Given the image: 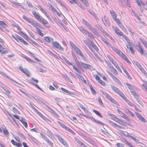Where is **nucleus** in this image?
I'll return each mask as SVG.
<instances>
[{"label":"nucleus","mask_w":147,"mask_h":147,"mask_svg":"<svg viewBox=\"0 0 147 147\" xmlns=\"http://www.w3.org/2000/svg\"><path fill=\"white\" fill-rule=\"evenodd\" d=\"M107 66V69L106 71L107 73L109 74L108 72L110 73L112 72L115 75H117L118 73L117 71L115 68L112 65L109 61L106 62Z\"/></svg>","instance_id":"3"},{"label":"nucleus","mask_w":147,"mask_h":147,"mask_svg":"<svg viewBox=\"0 0 147 147\" xmlns=\"http://www.w3.org/2000/svg\"><path fill=\"white\" fill-rule=\"evenodd\" d=\"M137 50L142 55H147V53H146L145 50L143 49L140 43L139 45L137 46Z\"/></svg>","instance_id":"12"},{"label":"nucleus","mask_w":147,"mask_h":147,"mask_svg":"<svg viewBox=\"0 0 147 147\" xmlns=\"http://www.w3.org/2000/svg\"><path fill=\"white\" fill-rule=\"evenodd\" d=\"M125 143L127 144L128 146H129L130 147H134V146H133L131 143L127 142V140H125Z\"/></svg>","instance_id":"58"},{"label":"nucleus","mask_w":147,"mask_h":147,"mask_svg":"<svg viewBox=\"0 0 147 147\" xmlns=\"http://www.w3.org/2000/svg\"><path fill=\"white\" fill-rule=\"evenodd\" d=\"M84 42L92 53H94V49L96 51H98V48L96 45H91L89 44L86 41H85Z\"/></svg>","instance_id":"9"},{"label":"nucleus","mask_w":147,"mask_h":147,"mask_svg":"<svg viewBox=\"0 0 147 147\" xmlns=\"http://www.w3.org/2000/svg\"><path fill=\"white\" fill-rule=\"evenodd\" d=\"M134 107V108L135 109V110L137 111L140 112H142V111L140 109L136 106L135 105L133 107Z\"/></svg>","instance_id":"63"},{"label":"nucleus","mask_w":147,"mask_h":147,"mask_svg":"<svg viewBox=\"0 0 147 147\" xmlns=\"http://www.w3.org/2000/svg\"><path fill=\"white\" fill-rule=\"evenodd\" d=\"M125 84L127 85V87H128V88L129 89V90H132L133 88V85L130 84L129 83H126Z\"/></svg>","instance_id":"42"},{"label":"nucleus","mask_w":147,"mask_h":147,"mask_svg":"<svg viewBox=\"0 0 147 147\" xmlns=\"http://www.w3.org/2000/svg\"><path fill=\"white\" fill-rule=\"evenodd\" d=\"M90 30H93V28L92 26L89 23H88L86 25H85Z\"/></svg>","instance_id":"44"},{"label":"nucleus","mask_w":147,"mask_h":147,"mask_svg":"<svg viewBox=\"0 0 147 147\" xmlns=\"http://www.w3.org/2000/svg\"><path fill=\"white\" fill-rule=\"evenodd\" d=\"M98 100L99 102V105H103V103L102 101L100 98V97H98Z\"/></svg>","instance_id":"60"},{"label":"nucleus","mask_w":147,"mask_h":147,"mask_svg":"<svg viewBox=\"0 0 147 147\" xmlns=\"http://www.w3.org/2000/svg\"><path fill=\"white\" fill-rule=\"evenodd\" d=\"M131 92L133 95L134 97L136 99L138 102L140 104H142V102L140 100V96L139 94H138L134 90H131Z\"/></svg>","instance_id":"11"},{"label":"nucleus","mask_w":147,"mask_h":147,"mask_svg":"<svg viewBox=\"0 0 147 147\" xmlns=\"http://www.w3.org/2000/svg\"><path fill=\"white\" fill-rule=\"evenodd\" d=\"M7 50H5V48L0 44V53L2 54H5L7 53Z\"/></svg>","instance_id":"30"},{"label":"nucleus","mask_w":147,"mask_h":147,"mask_svg":"<svg viewBox=\"0 0 147 147\" xmlns=\"http://www.w3.org/2000/svg\"><path fill=\"white\" fill-rule=\"evenodd\" d=\"M57 137L59 140L65 146V147H69L68 144L66 141L62 138L61 137H60L59 135H58V136Z\"/></svg>","instance_id":"18"},{"label":"nucleus","mask_w":147,"mask_h":147,"mask_svg":"<svg viewBox=\"0 0 147 147\" xmlns=\"http://www.w3.org/2000/svg\"><path fill=\"white\" fill-rule=\"evenodd\" d=\"M127 110L128 113L131 116L134 117L135 116L134 114L133 113H132L131 111H130V110L128 109H127Z\"/></svg>","instance_id":"56"},{"label":"nucleus","mask_w":147,"mask_h":147,"mask_svg":"<svg viewBox=\"0 0 147 147\" xmlns=\"http://www.w3.org/2000/svg\"><path fill=\"white\" fill-rule=\"evenodd\" d=\"M135 114L136 115L138 118L141 121L144 123H146V121L145 119L139 113L135 112Z\"/></svg>","instance_id":"24"},{"label":"nucleus","mask_w":147,"mask_h":147,"mask_svg":"<svg viewBox=\"0 0 147 147\" xmlns=\"http://www.w3.org/2000/svg\"><path fill=\"white\" fill-rule=\"evenodd\" d=\"M66 62L69 65H71L73 67V68L74 70H75L79 74H80L81 73V71L80 70V69L74 65L72 63H71L69 61L67 60L66 61Z\"/></svg>","instance_id":"20"},{"label":"nucleus","mask_w":147,"mask_h":147,"mask_svg":"<svg viewBox=\"0 0 147 147\" xmlns=\"http://www.w3.org/2000/svg\"><path fill=\"white\" fill-rule=\"evenodd\" d=\"M19 69L27 76H30V72L27 69H23L21 66H20L19 67Z\"/></svg>","instance_id":"17"},{"label":"nucleus","mask_w":147,"mask_h":147,"mask_svg":"<svg viewBox=\"0 0 147 147\" xmlns=\"http://www.w3.org/2000/svg\"><path fill=\"white\" fill-rule=\"evenodd\" d=\"M93 111L96 115H97L98 116L101 118L102 117V115L100 114L98 111L94 109L93 110Z\"/></svg>","instance_id":"43"},{"label":"nucleus","mask_w":147,"mask_h":147,"mask_svg":"<svg viewBox=\"0 0 147 147\" xmlns=\"http://www.w3.org/2000/svg\"><path fill=\"white\" fill-rule=\"evenodd\" d=\"M32 13L35 18L37 20L45 26L48 28H50V25L48 24V22L46 20L42 17L40 16L37 13L36 11H32Z\"/></svg>","instance_id":"1"},{"label":"nucleus","mask_w":147,"mask_h":147,"mask_svg":"<svg viewBox=\"0 0 147 147\" xmlns=\"http://www.w3.org/2000/svg\"><path fill=\"white\" fill-rule=\"evenodd\" d=\"M112 50L115 52L119 56L127 63L130 65L131 64V63L129 61L126 55L123 53L120 50L118 49L114 46L111 47Z\"/></svg>","instance_id":"2"},{"label":"nucleus","mask_w":147,"mask_h":147,"mask_svg":"<svg viewBox=\"0 0 147 147\" xmlns=\"http://www.w3.org/2000/svg\"><path fill=\"white\" fill-rule=\"evenodd\" d=\"M23 18L34 27L39 26L40 25V24L32 20L29 19L27 16L24 15L23 16Z\"/></svg>","instance_id":"6"},{"label":"nucleus","mask_w":147,"mask_h":147,"mask_svg":"<svg viewBox=\"0 0 147 147\" xmlns=\"http://www.w3.org/2000/svg\"><path fill=\"white\" fill-rule=\"evenodd\" d=\"M110 13L111 14L113 20H114L117 18V15L116 14V13L112 9H111L110 10Z\"/></svg>","instance_id":"23"},{"label":"nucleus","mask_w":147,"mask_h":147,"mask_svg":"<svg viewBox=\"0 0 147 147\" xmlns=\"http://www.w3.org/2000/svg\"><path fill=\"white\" fill-rule=\"evenodd\" d=\"M3 131L4 133V135L7 137H8L9 136V132L7 129L6 127L4 128L3 129Z\"/></svg>","instance_id":"36"},{"label":"nucleus","mask_w":147,"mask_h":147,"mask_svg":"<svg viewBox=\"0 0 147 147\" xmlns=\"http://www.w3.org/2000/svg\"><path fill=\"white\" fill-rule=\"evenodd\" d=\"M13 109L16 113L19 114H20V112L19 111H18L16 107H13Z\"/></svg>","instance_id":"59"},{"label":"nucleus","mask_w":147,"mask_h":147,"mask_svg":"<svg viewBox=\"0 0 147 147\" xmlns=\"http://www.w3.org/2000/svg\"><path fill=\"white\" fill-rule=\"evenodd\" d=\"M101 92L105 96L106 98L111 102L114 104H116V105L118 106H119V103L117 102V101L115 100L110 95L107 93L106 92H104L102 90H101Z\"/></svg>","instance_id":"4"},{"label":"nucleus","mask_w":147,"mask_h":147,"mask_svg":"<svg viewBox=\"0 0 147 147\" xmlns=\"http://www.w3.org/2000/svg\"><path fill=\"white\" fill-rule=\"evenodd\" d=\"M39 26H37L36 27H35L36 28V30L37 33L39 34L41 36L43 37L44 36V34L41 32V31L38 28H40L41 26H42L41 24H40V25Z\"/></svg>","instance_id":"31"},{"label":"nucleus","mask_w":147,"mask_h":147,"mask_svg":"<svg viewBox=\"0 0 147 147\" xmlns=\"http://www.w3.org/2000/svg\"><path fill=\"white\" fill-rule=\"evenodd\" d=\"M117 111L118 113L122 118L124 119L126 121L128 122H130V119L128 116L124 113L122 112L120 109H117Z\"/></svg>","instance_id":"8"},{"label":"nucleus","mask_w":147,"mask_h":147,"mask_svg":"<svg viewBox=\"0 0 147 147\" xmlns=\"http://www.w3.org/2000/svg\"><path fill=\"white\" fill-rule=\"evenodd\" d=\"M94 76L96 80L101 85L105 86L106 85V84L105 82L103 81L102 80L100 79L98 76L96 75H95Z\"/></svg>","instance_id":"21"},{"label":"nucleus","mask_w":147,"mask_h":147,"mask_svg":"<svg viewBox=\"0 0 147 147\" xmlns=\"http://www.w3.org/2000/svg\"><path fill=\"white\" fill-rule=\"evenodd\" d=\"M108 114L111 117V119L112 120L119 124L121 125H123L125 124V123L123 122V120L118 118L115 115L111 113L109 114V113Z\"/></svg>","instance_id":"5"},{"label":"nucleus","mask_w":147,"mask_h":147,"mask_svg":"<svg viewBox=\"0 0 147 147\" xmlns=\"http://www.w3.org/2000/svg\"><path fill=\"white\" fill-rule=\"evenodd\" d=\"M117 145L118 147H124V144L122 143H117Z\"/></svg>","instance_id":"64"},{"label":"nucleus","mask_w":147,"mask_h":147,"mask_svg":"<svg viewBox=\"0 0 147 147\" xmlns=\"http://www.w3.org/2000/svg\"><path fill=\"white\" fill-rule=\"evenodd\" d=\"M140 70L146 76H147V73L143 68L141 69Z\"/></svg>","instance_id":"61"},{"label":"nucleus","mask_w":147,"mask_h":147,"mask_svg":"<svg viewBox=\"0 0 147 147\" xmlns=\"http://www.w3.org/2000/svg\"><path fill=\"white\" fill-rule=\"evenodd\" d=\"M20 121L23 124V125L25 127L27 128L28 127L27 123L25 121L24 119L22 118L21 120Z\"/></svg>","instance_id":"41"},{"label":"nucleus","mask_w":147,"mask_h":147,"mask_svg":"<svg viewBox=\"0 0 147 147\" xmlns=\"http://www.w3.org/2000/svg\"><path fill=\"white\" fill-rule=\"evenodd\" d=\"M121 68L123 71L126 74L128 78L131 80H132V78L130 76L129 73L126 70L125 68L123 66H121Z\"/></svg>","instance_id":"33"},{"label":"nucleus","mask_w":147,"mask_h":147,"mask_svg":"<svg viewBox=\"0 0 147 147\" xmlns=\"http://www.w3.org/2000/svg\"><path fill=\"white\" fill-rule=\"evenodd\" d=\"M11 143L14 146L17 147H22V144L21 143H17L13 140H11Z\"/></svg>","instance_id":"29"},{"label":"nucleus","mask_w":147,"mask_h":147,"mask_svg":"<svg viewBox=\"0 0 147 147\" xmlns=\"http://www.w3.org/2000/svg\"><path fill=\"white\" fill-rule=\"evenodd\" d=\"M116 68L121 73H122V71L120 68L119 65L117 64H116L115 65H114Z\"/></svg>","instance_id":"54"},{"label":"nucleus","mask_w":147,"mask_h":147,"mask_svg":"<svg viewBox=\"0 0 147 147\" xmlns=\"http://www.w3.org/2000/svg\"><path fill=\"white\" fill-rule=\"evenodd\" d=\"M80 31L86 34L88 33V32L85 29L83 28L82 27L80 26L79 28Z\"/></svg>","instance_id":"37"},{"label":"nucleus","mask_w":147,"mask_h":147,"mask_svg":"<svg viewBox=\"0 0 147 147\" xmlns=\"http://www.w3.org/2000/svg\"><path fill=\"white\" fill-rule=\"evenodd\" d=\"M30 130L31 131H34L36 132H38V131H39V129L38 128H36L31 129Z\"/></svg>","instance_id":"62"},{"label":"nucleus","mask_w":147,"mask_h":147,"mask_svg":"<svg viewBox=\"0 0 147 147\" xmlns=\"http://www.w3.org/2000/svg\"><path fill=\"white\" fill-rule=\"evenodd\" d=\"M46 141L50 146H52L53 145V143L48 139H46Z\"/></svg>","instance_id":"57"},{"label":"nucleus","mask_w":147,"mask_h":147,"mask_svg":"<svg viewBox=\"0 0 147 147\" xmlns=\"http://www.w3.org/2000/svg\"><path fill=\"white\" fill-rule=\"evenodd\" d=\"M127 43L128 44L126 45L127 48L130 50L132 54H134L135 50L134 49L132 44L131 42L130 41H129V42H127Z\"/></svg>","instance_id":"13"},{"label":"nucleus","mask_w":147,"mask_h":147,"mask_svg":"<svg viewBox=\"0 0 147 147\" xmlns=\"http://www.w3.org/2000/svg\"><path fill=\"white\" fill-rule=\"evenodd\" d=\"M52 47L54 48H55L59 49V51H63L64 50V48L61 47L59 43L57 41L52 42Z\"/></svg>","instance_id":"10"},{"label":"nucleus","mask_w":147,"mask_h":147,"mask_svg":"<svg viewBox=\"0 0 147 147\" xmlns=\"http://www.w3.org/2000/svg\"><path fill=\"white\" fill-rule=\"evenodd\" d=\"M114 30L115 33L117 35L121 36L123 33L117 27H115L114 29Z\"/></svg>","instance_id":"35"},{"label":"nucleus","mask_w":147,"mask_h":147,"mask_svg":"<svg viewBox=\"0 0 147 147\" xmlns=\"http://www.w3.org/2000/svg\"><path fill=\"white\" fill-rule=\"evenodd\" d=\"M66 131H67L69 132L71 134H73V135H75L76 134L70 128H69V127H67L66 126L65 127V128H64Z\"/></svg>","instance_id":"38"},{"label":"nucleus","mask_w":147,"mask_h":147,"mask_svg":"<svg viewBox=\"0 0 147 147\" xmlns=\"http://www.w3.org/2000/svg\"><path fill=\"white\" fill-rule=\"evenodd\" d=\"M44 40L47 42L50 43L53 41V39L48 36H45L44 38Z\"/></svg>","instance_id":"34"},{"label":"nucleus","mask_w":147,"mask_h":147,"mask_svg":"<svg viewBox=\"0 0 147 147\" xmlns=\"http://www.w3.org/2000/svg\"><path fill=\"white\" fill-rule=\"evenodd\" d=\"M111 88L122 98L125 96V95L118 88H117L116 87L113 86L111 87Z\"/></svg>","instance_id":"15"},{"label":"nucleus","mask_w":147,"mask_h":147,"mask_svg":"<svg viewBox=\"0 0 147 147\" xmlns=\"http://www.w3.org/2000/svg\"><path fill=\"white\" fill-rule=\"evenodd\" d=\"M32 108L35 111V112L37 114H38L39 116H41L42 115L41 113L39 111H38V110H37L35 107H32Z\"/></svg>","instance_id":"46"},{"label":"nucleus","mask_w":147,"mask_h":147,"mask_svg":"<svg viewBox=\"0 0 147 147\" xmlns=\"http://www.w3.org/2000/svg\"><path fill=\"white\" fill-rule=\"evenodd\" d=\"M37 7L48 18L47 15L48 14L46 11L43 9L40 5H38Z\"/></svg>","instance_id":"40"},{"label":"nucleus","mask_w":147,"mask_h":147,"mask_svg":"<svg viewBox=\"0 0 147 147\" xmlns=\"http://www.w3.org/2000/svg\"><path fill=\"white\" fill-rule=\"evenodd\" d=\"M81 65L84 69H91L92 68V66L91 65L86 63H81Z\"/></svg>","instance_id":"27"},{"label":"nucleus","mask_w":147,"mask_h":147,"mask_svg":"<svg viewBox=\"0 0 147 147\" xmlns=\"http://www.w3.org/2000/svg\"><path fill=\"white\" fill-rule=\"evenodd\" d=\"M47 107L49 109V111L52 114H55L56 115H57V114L56 113V112L52 109H51V108H50L49 107Z\"/></svg>","instance_id":"49"},{"label":"nucleus","mask_w":147,"mask_h":147,"mask_svg":"<svg viewBox=\"0 0 147 147\" xmlns=\"http://www.w3.org/2000/svg\"><path fill=\"white\" fill-rule=\"evenodd\" d=\"M69 43L71 45V46L72 47L73 49H74L75 48H76L77 46L76 45H75L73 42H72L71 41H69Z\"/></svg>","instance_id":"52"},{"label":"nucleus","mask_w":147,"mask_h":147,"mask_svg":"<svg viewBox=\"0 0 147 147\" xmlns=\"http://www.w3.org/2000/svg\"><path fill=\"white\" fill-rule=\"evenodd\" d=\"M136 2L139 7H141L142 3L141 0H136Z\"/></svg>","instance_id":"50"},{"label":"nucleus","mask_w":147,"mask_h":147,"mask_svg":"<svg viewBox=\"0 0 147 147\" xmlns=\"http://www.w3.org/2000/svg\"><path fill=\"white\" fill-rule=\"evenodd\" d=\"M3 89H4V90L5 91V92H6L5 94H9L10 93V91L7 88L5 87V88H3Z\"/></svg>","instance_id":"53"},{"label":"nucleus","mask_w":147,"mask_h":147,"mask_svg":"<svg viewBox=\"0 0 147 147\" xmlns=\"http://www.w3.org/2000/svg\"><path fill=\"white\" fill-rule=\"evenodd\" d=\"M121 36H123L124 39L126 40L127 42H129V41H130V40L127 38V36L124 35L123 33H122V34L121 35Z\"/></svg>","instance_id":"48"},{"label":"nucleus","mask_w":147,"mask_h":147,"mask_svg":"<svg viewBox=\"0 0 147 147\" xmlns=\"http://www.w3.org/2000/svg\"><path fill=\"white\" fill-rule=\"evenodd\" d=\"M109 122L111 125L112 126H113L114 127L119 129H121L122 128V127L121 126L115 123L112 122L111 121H109Z\"/></svg>","instance_id":"25"},{"label":"nucleus","mask_w":147,"mask_h":147,"mask_svg":"<svg viewBox=\"0 0 147 147\" xmlns=\"http://www.w3.org/2000/svg\"><path fill=\"white\" fill-rule=\"evenodd\" d=\"M102 20L104 24L106 26H109L110 25V22L108 18H106V16H104L102 18Z\"/></svg>","instance_id":"19"},{"label":"nucleus","mask_w":147,"mask_h":147,"mask_svg":"<svg viewBox=\"0 0 147 147\" xmlns=\"http://www.w3.org/2000/svg\"><path fill=\"white\" fill-rule=\"evenodd\" d=\"M143 89L147 93V82L146 81L142 85Z\"/></svg>","instance_id":"39"},{"label":"nucleus","mask_w":147,"mask_h":147,"mask_svg":"<svg viewBox=\"0 0 147 147\" xmlns=\"http://www.w3.org/2000/svg\"><path fill=\"white\" fill-rule=\"evenodd\" d=\"M122 98L124 99L125 101L127 103L128 105L131 106L133 107L135 105L133 103L127 99L125 95Z\"/></svg>","instance_id":"28"},{"label":"nucleus","mask_w":147,"mask_h":147,"mask_svg":"<svg viewBox=\"0 0 147 147\" xmlns=\"http://www.w3.org/2000/svg\"><path fill=\"white\" fill-rule=\"evenodd\" d=\"M12 36L18 42L20 41L26 45H28V44L26 41H25L22 37L17 34H15L14 35H12Z\"/></svg>","instance_id":"7"},{"label":"nucleus","mask_w":147,"mask_h":147,"mask_svg":"<svg viewBox=\"0 0 147 147\" xmlns=\"http://www.w3.org/2000/svg\"><path fill=\"white\" fill-rule=\"evenodd\" d=\"M93 121L99 125H104V124L103 123L100 121L96 120L94 119H93Z\"/></svg>","instance_id":"47"},{"label":"nucleus","mask_w":147,"mask_h":147,"mask_svg":"<svg viewBox=\"0 0 147 147\" xmlns=\"http://www.w3.org/2000/svg\"><path fill=\"white\" fill-rule=\"evenodd\" d=\"M61 89L62 91L69 94L72 95H75V93L74 92H70L63 88L61 87Z\"/></svg>","instance_id":"32"},{"label":"nucleus","mask_w":147,"mask_h":147,"mask_svg":"<svg viewBox=\"0 0 147 147\" xmlns=\"http://www.w3.org/2000/svg\"><path fill=\"white\" fill-rule=\"evenodd\" d=\"M107 56L109 61L114 65L117 63L116 61L111 57L110 55L107 54Z\"/></svg>","instance_id":"26"},{"label":"nucleus","mask_w":147,"mask_h":147,"mask_svg":"<svg viewBox=\"0 0 147 147\" xmlns=\"http://www.w3.org/2000/svg\"><path fill=\"white\" fill-rule=\"evenodd\" d=\"M69 1L70 3H71L73 4L74 3H76L77 4H78V3H80L79 1L78 0H68Z\"/></svg>","instance_id":"45"},{"label":"nucleus","mask_w":147,"mask_h":147,"mask_svg":"<svg viewBox=\"0 0 147 147\" xmlns=\"http://www.w3.org/2000/svg\"><path fill=\"white\" fill-rule=\"evenodd\" d=\"M88 35V38L89 40H92L93 39H94V38L92 36L91 34H90L89 32L87 34Z\"/></svg>","instance_id":"51"},{"label":"nucleus","mask_w":147,"mask_h":147,"mask_svg":"<svg viewBox=\"0 0 147 147\" xmlns=\"http://www.w3.org/2000/svg\"><path fill=\"white\" fill-rule=\"evenodd\" d=\"M58 123L62 127L64 128L66 125H64L63 123L60 121H58Z\"/></svg>","instance_id":"55"},{"label":"nucleus","mask_w":147,"mask_h":147,"mask_svg":"<svg viewBox=\"0 0 147 147\" xmlns=\"http://www.w3.org/2000/svg\"><path fill=\"white\" fill-rule=\"evenodd\" d=\"M109 73V75L111 76V77L112 78L113 80L117 84L121 86L122 84L120 82L119 80V79L116 78L115 76L112 73H110V72H108Z\"/></svg>","instance_id":"16"},{"label":"nucleus","mask_w":147,"mask_h":147,"mask_svg":"<svg viewBox=\"0 0 147 147\" xmlns=\"http://www.w3.org/2000/svg\"><path fill=\"white\" fill-rule=\"evenodd\" d=\"M118 25V26L123 30H126V29L122 24L120 20L118 18H117L116 19L114 20Z\"/></svg>","instance_id":"14"},{"label":"nucleus","mask_w":147,"mask_h":147,"mask_svg":"<svg viewBox=\"0 0 147 147\" xmlns=\"http://www.w3.org/2000/svg\"><path fill=\"white\" fill-rule=\"evenodd\" d=\"M74 50L75 51L76 53L81 56L83 58H85V57L83 53L80 51V49L77 47L75 48Z\"/></svg>","instance_id":"22"}]
</instances>
